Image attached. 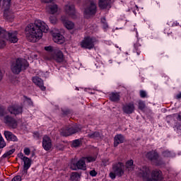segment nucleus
Returning a JSON list of instances; mask_svg holds the SVG:
<instances>
[{"instance_id":"obj_1","label":"nucleus","mask_w":181,"mask_h":181,"mask_svg":"<svg viewBox=\"0 0 181 181\" xmlns=\"http://www.w3.org/2000/svg\"><path fill=\"white\" fill-rule=\"evenodd\" d=\"M49 30V26L41 20H35L34 23L29 24L25 28V35L28 42L35 43L39 40L44 33Z\"/></svg>"},{"instance_id":"obj_2","label":"nucleus","mask_w":181,"mask_h":181,"mask_svg":"<svg viewBox=\"0 0 181 181\" xmlns=\"http://www.w3.org/2000/svg\"><path fill=\"white\" fill-rule=\"evenodd\" d=\"M139 177H142L144 181H159L162 180V172L159 170H154L151 172V169L149 167L143 166L139 169L136 172Z\"/></svg>"},{"instance_id":"obj_3","label":"nucleus","mask_w":181,"mask_h":181,"mask_svg":"<svg viewBox=\"0 0 181 181\" xmlns=\"http://www.w3.org/2000/svg\"><path fill=\"white\" fill-rule=\"evenodd\" d=\"M29 67V63L24 59L18 58L11 64V69L13 74H19L22 71V69L26 70Z\"/></svg>"},{"instance_id":"obj_4","label":"nucleus","mask_w":181,"mask_h":181,"mask_svg":"<svg viewBox=\"0 0 181 181\" xmlns=\"http://www.w3.org/2000/svg\"><path fill=\"white\" fill-rule=\"evenodd\" d=\"M94 160H95V157L89 156L86 158H82L76 164H71V168L72 170H77V169L86 170V163H90V162H94Z\"/></svg>"},{"instance_id":"obj_5","label":"nucleus","mask_w":181,"mask_h":181,"mask_svg":"<svg viewBox=\"0 0 181 181\" xmlns=\"http://www.w3.org/2000/svg\"><path fill=\"white\" fill-rule=\"evenodd\" d=\"M97 12V4L94 0H88L84 7V16L86 18H90L92 15H95Z\"/></svg>"},{"instance_id":"obj_6","label":"nucleus","mask_w":181,"mask_h":181,"mask_svg":"<svg viewBox=\"0 0 181 181\" xmlns=\"http://www.w3.org/2000/svg\"><path fill=\"white\" fill-rule=\"evenodd\" d=\"M11 6V0H0V8L4 9V16L7 21H12L15 16L13 12L9 9Z\"/></svg>"},{"instance_id":"obj_7","label":"nucleus","mask_w":181,"mask_h":181,"mask_svg":"<svg viewBox=\"0 0 181 181\" xmlns=\"http://www.w3.org/2000/svg\"><path fill=\"white\" fill-rule=\"evenodd\" d=\"M79 131H81V126L77 125L76 127H67L65 129H61V135L63 136H69V135H73V134H76V132H78Z\"/></svg>"},{"instance_id":"obj_8","label":"nucleus","mask_w":181,"mask_h":181,"mask_svg":"<svg viewBox=\"0 0 181 181\" xmlns=\"http://www.w3.org/2000/svg\"><path fill=\"white\" fill-rule=\"evenodd\" d=\"M95 42V39L90 37H86L83 39V40L81 42V46L83 49H88L91 50V49H94V42Z\"/></svg>"},{"instance_id":"obj_9","label":"nucleus","mask_w":181,"mask_h":181,"mask_svg":"<svg viewBox=\"0 0 181 181\" xmlns=\"http://www.w3.org/2000/svg\"><path fill=\"white\" fill-rule=\"evenodd\" d=\"M18 157L20 159H21V160H23V162L24 163L23 174L25 175V173H28V170L32 165V160H30L29 158L24 156L23 153H18Z\"/></svg>"},{"instance_id":"obj_10","label":"nucleus","mask_w":181,"mask_h":181,"mask_svg":"<svg viewBox=\"0 0 181 181\" xmlns=\"http://www.w3.org/2000/svg\"><path fill=\"white\" fill-rule=\"evenodd\" d=\"M53 59L57 63H62L64 60L63 52L59 49H55L54 54L50 57H47V60H52Z\"/></svg>"},{"instance_id":"obj_11","label":"nucleus","mask_w":181,"mask_h":181,"mask_svg":"<svg viewBox=\"0 0 181 181\" xmlns=\"http://www.w3.org/2000/svg\"><path fill=\"white\" fill-rule=\"evenodd\" d=\"M3 39L8 40L11 43H16V42H18V33L16 31H6Z\"/></svg>"},{"instance_id":"obj_12","label":"nucleus","mask_w":181,"mask_h":181,"mask_svg":"<svg viewBox=\"0 0 181 181\" xmlns=\"http://www.w3.org/2000/svg\"><path fill=\"white\" fill-rule=\"evenodd\" d=\"M4 122L6 125H8V127H11V128H16V127H18L16 119L9 115H6L4 117Z\"/></svg>"},{"instance_id":"obj_13","label":"nucleus","mask_w":181,"mask_h":181,"mask_svg":"<svg viewBox=\"0 0 181 181\" xmlns=\"http://www.w3.org/2000/svg\"><path fill=\"white\" fill-rule=\"evenodd\" d=\"M112 170L117 176H122L124 175V163H118L113 165Z\"/></svg>"},{"instance_id":"obj_14","label":"nucleus","mask_w":181,"mask_h":181,"mask_svg":"<svg viewBox=\"0 0 181 181\" xmlns=\"http://www.w3.org/2000/svg\"><path fill=\"white\" fill-rule=\"evenodd\" d=\"M52 139L47 136H44L42 139V148L45 151H50L52 149Z\"/></svg>"},{"instance_id":"obj_15","label":"nucleus","mask_w":181,"mask_h":181,"mask_svg":"<svg viewBox=\"0 0 181 181\" xmlns=\"http://www.w3.org/2000/svg\"><path fill=\"white\" fill-rule=\"evenodd\" d=\"M65 12L71 16V18H76V10L74 9V6L73 4H70L69 3L65 6Z\"/></svg>"},{"instance_id":"obj_16","label":"nucleus","mask_w":181,"mask_h":181,"mask_svg":"<svg viewBox=\"0 0 181 181\" xmlns=\"http://www.w3.org/2000/svg\"><path fill=\"white\" fill-rule=\"evenodd\" d=\"M53 40L58 45H63L64 43V37L59 33H52Z\"/></svg>"},{"instance_id":"obj_17","label":"nucleus","mask_w":181,"mask_h":181,"mask_svg":"<svg viewBox=\"0 0 181 181\" xmlns=\"http://www.w3.org/2000/svg\"><path fill=\"white\" fill-rule=\"evenodd\" d=\"M8 111L11 114H13L14 115H18L19 114H22V107L18 105H12L8 107Z\"/></svg>"},{"instance_id":"obj_18","label":"nucleus","mask_w":181,"mask_h":181,"mask_svg":"<svg viewBox=\"0 0 181 181\" xmlns=\"http://www.w3.org/2000/svg\"><path fill=\"white\" fill-rule=\"evenodd\" d=\"M123 112L125 114H132L135 111L134 103H127L122 107Z\"/></svg>"},{"instance_id":"obj_19","label":"nucleus","mask_w":181,"mask_h":181,"mask_svg":"<svg viewBox=\"0 0 181 181\" xmlns=\"http://www.w3.org/2000/svg\"><path fill=\"white\" fill-rule=\"evenodd\" d=\"M46 9L49 13H52L53 15L57 13V11H59V6H57V4L54 3H51L47 6Z\"/></svg>"},{"instance_id":"obj_20","label":"nucleus","mask_w":181,"mask_h":181,"mask_svg":"<svg viewBox=\"0 0 181 181\" xmlns=\"http://www.w3.org/2000/svg\"><path fill=\"white\" fill-rule=\"evenodd\" d=\"M4 136L7 141L18 142V137L9 131H4Z\"/></svg>"},{"instance_id":"obj_21","label":"nucleus","mask_w":181,"mask_h":181,"mask_svg":"<svg viewBox=\"0 0 181 181\" xmlns=\"http://www.w3.org/2000/svg\"><path fill=\"white\" fill-rule=\"evenodd\" d=\"M33 81L34 83L36 84V86H38V87H40V88L42 91H45L46 90V87H45V86L43 85V80H42V78L37 76L33 77Z\"/></svg>"},{"instance_id":"obj_22","label":"nucleus","mask_w":181,"mask_h":181,"mask_svg":"<svg viewBox=\"0 0 181 181\" xmlns=\"http://www.w3.org/2000/svg\"><path fill=\"white\" fill-rule=\"evenodd\" d=\"M99 7L101 9L111 8V0H99Z\"/></svg>"},{"instance_id":"obj_23","label":"nucleus","mask_w":181,"mask_h":181,"mask_svg":"<svg viewBox=\"0 0 181 181\" xmlns=\"http://www.w3.org/2000/svg\"><path fill=\"white\" fill-rule=\"evenodd\" d=\"M124 141H125V138L122 134H117L115 136L114 146H117L119 145V144H124Z\"/></svg>"},{"instance_id":"obj_24","label":"nucleus","mask_w":181,"mask_h":181,"mask_svg":"<svg viewBox=\"0 0 181 181\" xmlns=\"http://www.w3.org/2000/svg\"><path fill=\"white\" fill-rule=\"evenodd\" d=\"M62 21L64 23V26H65V28H66V29L70 30L73 29V28H74V23L64 19V17H62Z\"/></svg>"},{"instance_id":"obj_25","label":"nucleus","mask_w":181,"mask_h":181,"mask_svg":"<svg viewBox=\"0 0 181 181\" xmlns=\"http://www.w3.org/2000/svg\"><path fill=\"white\" fill-rule=\"evenodd\" d=\"M125 170L127 172H132L135 169V165H134V160H129L126 162Z\"/></svg>"},{"instance_id":"obj_26","label":"nucleus","mask_w":181,"mask_h":181,"mask_svg":"<svg viewBox=\"0 0 181 181\" xmlns=\"http://www.w3.org/2000/svg\"><path fill=\"white\" fill-rule=\"evenodd\" d=\"M136 36L137 37V41L134 45V52H136L137 55L139 56V54H141V44H139V38L138 37V32H136Z\"/></svg>"},{"instance_id":"obj_27","label":"nucleus","mask_w":181,"mask_h":181,"mask_svg":"<svg viewBox=\"0 0 181 181\" xmlns=\"http://www.w3.org/2000/svg\"><path fill=\"white\" fill-rule=\"evenodd\" d=\"M158 153L156 151H150L146 154V158L150 159V160H156V159H158Z\"/></svg>"},{"instance_id":"obj_28","label":"nucleus","mask_w":181,"mask_h":181,"mask_svg":"<svg viewBox=\"0 0 181 181\" xmlns=\"http://www.w3.org/2000/svg\"><path fill=\"white\" fill-rule=\"evenodd\" d=\"M110 100L114 103L119 101V93H112L110 94Z\"/></svg>"},{"instance_id":"obj_29","label":"nucleus","mask_w":181,"mask_h":181,"mask_svg":"<svg viewBox=\"0 0 181 181\" xmlns=\"http://www.w3.org/2000/svg\"><path fill=\"white\" fill-rule=\"evenodd\" d=\"M45 50L48 52V57H50V56H52L54 54V52L56 51V49L53 48L52 46H48L45 47ZM47 57H45V59H47Z\"/></svg>"},{"instance_id":"obj_30","label":"nucleus","mask_w":181,"mask_h":181,"mask_svg":"<svg viewBox=\"0 0 181 181\" xmlns=\"http://www.w3.org/2000/svg\"><path fill=\"white\" fill-rule=\"evenodd\" d=\"M88 136H89V138H92L93 139H95L101 138V134L98 132H95L88 134Z\"/></svg>"},{"instance_id":"obj_31","label":"nucleus","mask_w":181,"mask_h":181,"mask_svg":"<svg viewBox=\"0 0 181 181\" xmlns=\"http://www.w3.org/2000/svg\"><path fill=\"white\" fill-rule=\"evenodd\" d=\"M80 180V174L78 173H72L71 175V180L78 181Z\"/></svg>"},{"instance_id":"obj_32","label":"nucleus","mask_w":181,"mask_h":181,"mask_svg":"<svg viewBox=\"0 0 181 181\" xmlns=\"http://www.w3.org/2000/svg\"><path fill=\"white\" fill-rule=\"evenodd\" d=\"M6 146V143L5 142V140L4 139V137H2V134L0 133V149H2Z\"/></svg>"},{"instance_id":"obj_33","label":"nucleus","mask_w":181,"mask_h":181,"mask_svg":"<svg viewBox=\"0 0 181 181\" xmlns=\"http://www.w3.org/2000/svg\"><path fill=\"white\" fill-rule=\"evenodd\" d=\"M15 152V149H11L3 155V158H8Z\"/></svg>"},{"instance_id":"obj_34","label":"nucleus","mask_w":181,"mask_h":181,"mask_svg":"<svg viewBox=\"0 0 181 181\" xmlns=\"http://www.w3.org/2000/svg\"><path fill=\"white\" fill-rule=\"evenodd\" d=\"M101 23H102L103 29H107L108 23H107V20H105V18H103L101 19Z\"/></svg>"},{"instance_id":"obj_35","label":"nucleus","mask_w":181,"mask_h":181,"mask_svg":"<svg viewBox=\"0 0 181 181\" xmlns=\"http://www.w3.org/2000/svg\"><path fill=\"white\" fill-rule=\"evenodd\" d=\"M24 103H25L28 105H33V102H32V100H30V98H29L26 96H24Z\"/></svg>"},{"instance_id":"obj_36","label":"nucleus","mask_w":181,"mask_h":181,"mask_svg":"<svg viewBox=\"0 0 181 181\" xmlns=\"http://www.w3.org/2000/svg\"><path fill=\"white\" fill-rule=\"evenodd\" d=\"M139 110H145V102L140 100L139 102Z\"/></svg>"},{"instance_id":"obj_37","label":"nucleus","mask_w":181,"mask_h":181,"mask_svg":"<svg viewBox=\"0 0 181 181\" xmlns=\"http://www.w3.org/2000/svg\"><path fill=\"white\" fill-rule=\"evenodd\" d=\"M72 146L74 148H77L80 146V140H74L72 143Z\"/></svg>"},{"instance_id":"obj_38","label":"nucleus","mask_w":181,"mask_h":181,"mask_svg":"<svg viewBox=\"0 0 181 181\" xmlns=\"http://www.w3.org/2000/svg\"><path fill=\"white\" fill-rule=\"evenodd\" d=\"M25 155L29 156L30 155V148L25 147L23 150Z\"/></svg>"},{"instance_id":"obj_39","label":"nucleus","mask_w":181,"mask_h":181,"mask_svg":"<svg viewBox=\"0 0 181 181\" xmlns=\"http://www.w3.org/2000/svg\"><path fill=\"white\" fill-rule=\"evenodd\" d=\"M5 33H6V30L2 29V28L0 27V37H4Z\"/></svg>"},{"instance_id":"obj_40","label":"nucleus","mask_w":181,"mask_h":181,"mask_svg":"<svg viewBox=\"0 0 181 181\" xmlns=\"http://www.w3.org/2000/svg\"><path fill=\"white\" fill-rule=\"evenodd\" d=\"M163 156H165L166 158H169L172 156V153L169 151H165L163 153Z\"/></svg>"},{"instance_id":"obj_41","label":"nucleus","mask_w":181,"mask_h":181,"mask_svg":"<svg viewBox=\"0 0 181 181\" xmlns=\"http://www.w3.org/2000/svg\"><path fill=\"white\" fill-rule=\"evenodd\" d=\"M11 181H22V177L21 175H16L12 179Z\"/></svg>"},{"instance_id":"obj_42","label":"nucleus","mask_w":181,"mask_h":181,"mask_svg":"<svg viewBox=\"0 0 181 181\" xmlns=\"http://www.w3.org/2000/svg\"><path fill=\"white\" fill-rule=\"evenodd\" d=\"M49 22H51L52 23V25H54V23H56V22H57V18H56V17H50Z\"/></svg>"},{"instance_id":"obj_43","label":"nucleus","mask_w":181,"mask_h":181,"mask_svg":"<svg viewBox=\"0 0 181 181\" xmlns=\"http://www.w3.org/2000/svg\"><path fill=\"white\" fill-rule=\"evenodd\" d=\"M89 174L90 176L94 177L97 176V171H95V170H92L89 172Z\"/></svg>"},{"instance_id":"obj_44","label":"nucleus","mask_w":181,"mask_h":181,"mask_svg":"<svg viewBox=\"0 0 181 181\" xmlns=\"http://www.w3.org/2000/svg\"><path fill=\"white\" fill-rule=\"evenodd\" d=\"M140 96L141 98H145L146 97V92L145 90H140Z\"/></svg>"},{"instance_id":"obj_45","label":"nucleus","mask_w":181,"mask_h":181,"mask_svg":"<svg viewBox=\"0 0 181 181\" xmlns=\"http://www.w3.org/2000/svg\"><path fill=\"white\" fill-rule=\"evenodd\" d=\"M6 42L4 40H0V49H2V47H5Z\"/></svg>"},{"instance_id":"obj_46","label":"nucleus","mask_w":181,"mask_h":181,"mask_svg":"<svg viewBox=\"0 0 181 181\" xmlns=\"http://www.w3.org/2000/svg\"><path fill=\"white\" fill-rule=\"evenodd\" d=\"M40 1L44 4H52V2H54V0H40Z\"/></svg>"},{"instance_id":"obj_47","label":"nucleus","mask_w":181,"mask_h":181,"mask_svg":"<svg viewBox=\"0 0 181 181\" xmlns=\"http://www.w3.org/2000/svg\"><path fill=\"white\" fill-rule=\"evenodd\" d=\"M110 177L112 179H115L117 174H115V173H114V171L111 172L109 175Z\"/></svg>"},{"instance_id":"obj_48","label":"nucleus","mask_w":181,"mask_h":181,"mask_svg":"<svg viewBox=\"0 0 181 181\" xmlns=\"http://www.w3.org/2000/svg\"><path fill=\"white\" fill-rule=\"evenodd\" d=\"M31 57H33V59H35L36 60V59H37V54H31Z\"/></svg>"},{"instance_id":"obj_49","label":"nucleus","mask_w":181,"mask_h":181,"mask_svg":"<svg viewBox=\"0 0 181 181\" xmlns=\"http://www.w3.org/2000/svg\"><path fill=\"white\" fill-rule=\"evenodd\" d=\"M176 98L177 100H179L181 98V93H178L177 95H176Z\"/></svg>"},{"instance_id":"obj_50","label":"nucleus","mask_w":181,"mask_h":181,"mask_svg":"<svg viewBox=\"0 0 181 181\" xmlns=\"http://www.w3.org/2000/svg\"><path fill=\"white\" fill-rule=\"evenodd\" d=\"M177 25H179V23H177V21H175V22L173 23L172 26H177Z\"/></svg>"},{"instance_id":"obj_51","label":"nucleus","mask_w":181,"mask_h":181,"mask_svg":"<svg viewBox=\"0 0 181 181\" xmlns=\"http://www.w3.org/2000/svg\"><path fill=\"white\" fill-rule=\"evenodd\" d=\"M2 80V72L0 71V81Z\"/></svg>"},{"instance_id":"obj_52","label":"nucleus","mask_w":181,"mask_h":181,"mask_svg":"<svg viewBox=\"0 0 181 181\" xmlns=\"http://www.w3.org/2000/svg\"><path fill=\"white\" fill-rule=\"evenodd\" d=\"M0 117H4V112H0Z\"/></svg>"},{"instance_id":"obj_53","label":"nucleus","mask_w":181,"mask_h":181,"mask_svg":"<svg viewBox=\"0 0 181 181\" xmlns=\"http://www.w3.org/2000/svg\"><path fill=\"white\" fill-rule=\"evenodd\" d=\"M177 119H181V116L178 115Z\"/></svg>"}]
</instances>
